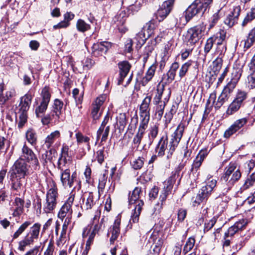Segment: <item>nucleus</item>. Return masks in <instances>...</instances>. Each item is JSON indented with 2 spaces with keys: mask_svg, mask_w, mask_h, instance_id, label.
Instances as JSON below:
<instances>
[{
  "mask_svg": "<svg viewBox=\"0 0 255 255\" xmlns=\"http://www.w3.org/2000/svg\"><path fill=\"white\" fill-rule=\"evenodd\" d=\"M56 153L55 150L53 149H50L49 151H46L45 153L42 155V158L44 160L45 163L48 161H51L55 157V154Z\"/></svg>",
  "mask_w": 255,
  "mask_h": 255,
  "instance_id": "nucleus-49",
  "label": "nucleus"
},
{
  "mask_svg": "<svg viewBox=\"0 0 255 255\" xmlns=\"http://www.w3.org/2000/svg\"><path fill=\"white\" fill-rule=\"evenodd\" d=\"M9 180L11 182V188L16 191H19L23 187V180L25 177L16 175L8 174Z\"/></svg>",
  "mask_w": 255,
  "mask_h": 255,
  "instance_id": "nucleus-22",
  "label": "nucleus"
},
{
  "mask_svg": "<svg viewBox=\"0 0 255 255\" xmlns=\"http://www.w3.org/2000/svg\"><path fill=\"white\" fill-rule=\"evenodd\" d=\"M227 50L226 44H217V47L215 53L218 55V57H222L225 53Z\"/></svg>",
  "mask_w": 255,
  "mask_h": 255,
  "instance_id": "nucleus-61",
  "label": "nucleus"
},
{
  "mask_svg": "<svg viewBox=\"0 0 255 255\" xmlns=\"http://www.w3.org/2000/svg\"><path fill=\"white\" fill-rule=\"evenodd\" d=\"M236 85V84L235 83V82L230 81L224 87V89L222 91V92L230 97L231 94L235 89Z\"/></svg>",
  "mask_w": 255,
  "mask_h": 255,
  "instance_id": "nucleus-53",
  "label": "nucleus"
},
{
  "mask_svg": "<svg viewBox=\"0 0 255 255\" xmlns=\"http://www.w3.org/2000/svg\"><path fill=\"white\" fill-rule=\"evenodd\" d=\"M76 27L79 31L82 32L86 31L90 28V25L87 23L84 20L81 19L77 21Z\"/></svg>",
  "mask_w": 255,
  "mask_h": 255,
  "instance_id": "nucleus-45",
  "label": "nucleus"
},
{
  "mask_svg": "<svg viewBox=\"0 0 255 255\" xmlns=\"http://www.w3.org/2000/svg\"><path fill=\"white\" fill-rule=\"evenodd\" d=\"M158 133V127L157 126L153 125L150 128L148 133L150 140L149 144H151L153 142L154 139L157 137Z\"/></svg>",
  "mask_w": 255,
  "mask_h": 255,
  "instance_id": "nucleus-43",
  "label": "nucleus"
},
{
  "mask_svg": "<svg viewBox=\"0 0 255 255\" xmlns=\"http://www.w3.org/2000/svg\"><path fill=\"white\" fill-rule=\"evenodd\" d=\"M248 98V93L244 91L238 90L234 100L243 106L245 101Z\"/></svg>",
  "mask_w": 255,
  "mask_h": 255,
  "instance_id": "nucleus-42",
  "label": "nucleus"
},
{
  "mask_svg": "<svg viewBox=\"0 0 255 255\" xmlns=\"http://www.w3.org/2000/svg\"><path fill=\"white\" fill-rule=\"evenodd\" d=\"M179 68V64L175 62L173 63L166 73L167 81L169 83L172 82L175 79L177 70Z\"/></svg>",
  "mask_w": 255,
  "mask_h": 255,
  "instance_id": "nucleus-33",
  "label": "nucleus"
},
{
  "mask_svg": "<svg viewBox=\"0 0 255 255\" xmlns=\"http://www.w3.org/2000/svg\"><path fill=\"white\" fill-rule=\"evenodd\" d=\"M71 222V217H66L65 219L64 223L62 226V230L60 235V238H62L64 236H65L66 234V232L68 229V227L69 225Z\"/></svg>",
  "mask_w": 255,
  "mask_h": 255,
  "instance_id": "nucleus-63",
  "label": "nucleus"
},
{
  "mask_svg": "<svg viewBox=\"0 0 255 255\" xmlns=\"http://www.w3.org/2000/svg\"><path fill=\"white\" fill-rule=\"evenodd\" d=\"M169 100V94L166 95L164 102H160L158 103H154L156 105L155 114L157 118L159 119L161 118L164 113V110L166 103Z\"/></svg>",
  "mask_w": 255,
  "mask_h": 255,
  "instance_id": "nucleus-29",
  "label": "nucleus"
},
{
  "mask_svg": "<svg viewBox=\"0 0 255 255\" xmlns=\"http://www.w3.org/2000/svg\"><path fill=\"white\" fill-rule=\"evenodd\" d=\"M68 163L66 156L61 155L58 160V168L61 170H65L67 167L66 165Z\"/></svg>",
  "mask_w": 255,
  "mask_h": 255,
  "instance_id": "nucleus-64",
  "label": "nucleus"
},
{
  "mask_svg": "<svg viewBox=\"0 0 255 255\" xmlns=\"http://www.w3.org/2000/svg\"><path fill=\"white\" fill-rule=\"evenodd\" d=\"M4 84H0V105H4L9 99L11 98L15 94L14 90L11 89L3 93Z\"/></svg>",
  "mask_w": 255,
  "mask_h": 255,
  "instance_id": "nucleus-24",
  "label": "nucleus"
},
{
  "mask_svg": "<svg viewBox=\"0 0 255 255\" xmlns=\"http://www.w3.org/2000/svg\"><path fill=\"white\" fill-rule=\"evenodd\" d=\"M83 204L81 207L85 210L91 209L95 202L94 200V196L92 193H88L85 195L83 199Z\"/></svg>",
  "mask_w": 255,
  "mask_h": 255,
  "instance_id": "nucleus-27",
  "label": "nucleus"
},
{
  "mask_svg": "<svg viewBox=\"0 0 255 255\" xmlns=\"http://www.w3.org/2000/svg\"><path fill=\"white\" fill-rule=\"evenodd\" d=\"M243 65H239L236 63L234 65L233 70L232 73L231 82L237 84L240 79L243 73Z\"/></svg>",
  "mask_w": 255,
  "mask_h": 255,
  "instance_id": "nucleus-30",
  "label": "nucleus"
},
{
  "mask_svg": "<svg viewBox=\"0 0 255 255\" xmlns=\"http://www.w3.org/2000/svg\"><path fill=\"white\" fill-rule=\"evenodd\" d=\"M229 97L227 95L223 93L222 92L218 97L217 101H215L216 95L215 93L210 94L209 99L208 100L207 104L209 105L210 100H212L213 102L214 103V107L216 109H219L227 101H228Z\"/></svg>",
  "mask_w": 255,
  "mask_h": 255,
  "instance_id": "nucleus-17",
  "label": "nucleus"
},
{
  "mask_svg": "<svg viewBox=\"0 0 255 255\" xmlns=\"http://www.w3.org/2000/svg\"><path fill=\"white\" fill-rule=\"evenodd\" d=\"M60 136V133L58 130H55L48 135L45 138V145L49 148L53 144L55 140Z\"/></svg>",
  "mask_w": 255,
  "mask_h": 255,
  "instance_id": "nucleus-32",
  "label": "nucleus"
},
{
  "mask_svg": "<svg viewBox=\"0 0 255 255\" xmlns=\"http://www.w3.org/2000/svg\"><path fill=\"white\" fill-rule=\"evenodd\" d=\"M143 192L141 188L136 187L133 190L132 194L128 197L129 204H134L135 207L132 213L129 224L137 223L139 221V216L141 213L144 202L141 199Z\"/></svg>",
  "mask_w": 255,
  "mask_h": 255,
  "instance_id": "nucleus-3",
  "label": "nucleus"
},
{
  "mask_svg": "<svg viewBox=\"0 0 255 255\" xmlns=\"http://www.w3.org/2000/svg\"><path fill=\"white\" fill-rule=\"evenodd\" d=\"M139 125L147 127L150 118L149 113H139Z\"/></svg>",
  "mask_w": 255,
  "mask_h": 255,
  "instance_id": "nucleus-50",
  "label": "nucleus"
},
{
  "mask_svg": "<svg viewBox=\"0 0 255 255\" xmlns=\"http://www.w3.org/2000/svg\"><path fill=\"white\" fill-rule=\"evenodd\" d=\"M242 107V106L234 100L229 105L226 111V114L228 115H232L237 112Z\"/></svg>",
  "mask_w": 255,
  "mask_h": 255,
  "instance_id": "nucleus-36",
  "label": "nucleus"
},
{
  "mask_svg": "<svg viewBox=\"0 0 255 255\" xmlns=\"http://www.w3.org/2000/svg\"><path fill=\"white\" fill-rule=\"evenodd\" d=\"M29 166L21 159H18L11 167L8 174L25 177L29 174Z\"/></svg>",
  "mask_w": 255,
  "mask_h": 255,
  "instance_id": "nucleus-10",
  "label": "nucleus"
},
{
  "mask_svg": "<svg viewBox=\"0 0 255 255\" xmlns=\"http://www.w3.org/2000/svg\"><path fill=\"white\" fill-rule=\"evenodd\" d=\"M41 100L39 104L36 107L35 112L37 117L42 118L43 114L47 109L48 105L51 98V93L50 88L48 86H45L41 90Z\"/></svg>",
  "mask_w": 255,
  "mask_h": 255,
  "instance_id": "nucleus-7",
  "label": "nucleus"
},
{
  "mask_svg": "<svg viewBox=\"0 0 255 255\" xmlns=\"http://www.w3.org/2000/svg\"><path fill=\"white\" fill-rule=\"evenodd\" d=\"M184 166L183 164H180L176 168L175 173L164 182V187L162 193L159 198L162 203L165 201L167 196L172 193L173 186L176 180L179 178L180 171Z\"/></svg>",
  "mask_w": 255,
  "mask_h": 255,
  "instance_id": "nucleus-6",
  "label": "nucleus"
},
{
  "mask_svg": "<svg viewBox=\"0 0 255 255\" xmlns=\"http://www.w3.org/2000/svg\"><path fill=\"white\" fill-rule=\"evenodd\" d=\"M215 42L216 38H215L214 36L210 37L207 40L204 49V52L205 54H207L210 52Z\"/></svg>",
  "mask_w": 255,
  "mask_h": 255,
  "instance_id": "nucleus-48",
  "label": "nucleus"
},
{
  "mask_svg": "<svg viewBox=\"0 0 255 255\" xmlns=\"http://www.w3.org/2000/svg\"><path fill=\"white\" fill-rule=\"evenodd\" d=\"M254 18H255V6L252 8L251 10L247 13L243 21L242 25H246L248 22L252 21Z\"/></svg>",
  "mask_w": 255,
  "mask_h": 255,
  "instance_id": "nucleus-56",
  "label": "nucleus"
},
{
  "mask_svg": "<svg viewBox=\"0 0 255 255\" xmlns=\"http://www.w3.org/2000/svg\"><path fill=\"white\" fill-rule=\"evenodd\" d=\"M147 127L140 125L139 126L137 132L133 139V142L134 144H136L137 146L140 144Z\"/></svg>",
  "mask_w": 255,
  "mask_h": 255,
  "instance_id": "nucleus-34",
  "label": "nucleus"
},
{
  "mask_svg": "<svg viewBox=\"0 0 255 255\" xmlns=\"http://www.w3.org/2000/svg\"><path fill=\"white\" fill-rule=\"evenodd\" d=\"M216 38V41L217 44H225L223 42L226 37V32L223 30H220V31L217 33L216 36H214Z\"/></svg>",
  "mask_w": 255,
  "mask_h": 255,
  "instance_id": "nucleus-55",
  "label": "nucleus"
},
{
  "mask_svg": "<svg viewBox=\"0 0 255 255\" xmlns=\"http://www.w3.org/2000/svg\"><path fill=\"white\" fill-rule=\"evenodd\" d=\"M205 182L206 185L202 187L201 191L205 196H208L211 194L214 188L216 186L217 180L215 179H212L209 180H205Z\"/></svg>",
  "mask_w": 255,
  "mask_h": 255,
  "instance_id": "nucleus-26",
  "label": "nucleus"
},
{
  "mask_svg": "<svg viewBox=\"0 0 255 255\" xmlns=\"http://www.w3.org/2000/svg\"><path fill=\"white\" fill-rule=\"evenodd\" d=\"M19 159H21L24 161L29 163L35 170H38L39 168L38 160L36 155L25 143L21 148V153Z\"/></svg>",
  "mask_w": 255,
  "mask_h": 255,
  "instance_id": "nucleus-8",
  "label": "nucleus"
},
{
  "mask_svg": "<svg viewBox=\"0 0 255 255\" xmlns=\"http://www.w3.org/2000/svg\"><path fill=\"white\" fill-rule=\"evenodd\" d=\"M119 68L120 73L118 84L120 85L123 84V80L128 73L131 66L128 61H124L119 63Z\"/></svg>",
  "mask_w": 255,
  "mask_h": 255,
  "instance_id": "nucleus-21",
  "label": "nucleus"
},
{
  "mask_svg": "<svg viewBox=\"0 0 255 255\" xmlns=\"http://www.w3.org/2000/svg\"><path fill=\"white\" fill-rule=\"evenodd\" d=\"M184 128V125L181 123L171 135L169 141L166 134L160 137L155 148V153L158 156H163L166 151L167 158L171 157L181 140Z\"/></svg>",
  "mask_w": 255,
  "mask_h": 255,
  "instance_id": "nucleus-1",
  "label": "nucleus"
},
{
  "mask_svg": "<svg viewBox=\"0 0 255 255\" xmlns=\"http://www.w3.org/2000/svg\"><path fill=\"white\" fill-rule=\"evenodd\" d=\"M63 106V102L58 99H56L52 106V110L50 112L52 116L55 117V120H59L61 114V110Z\"/></svg>",
  "mask_w": 255,
  "mask_h": 255,
  "instance_id": "nucleus-25",
  "label": "nucleus"
},
{
  "mask_svg": "<svg viewBox=\"0 0 255 255\" xmlns=\"http://www.w3.org/2000/svg\"><path fill=\"white\" fill-rule=\"evenodd\" d=\"M212 0H204L198 1V0L192 3L185 11V17L186 22L189 21L197 14L202 15L209 8Z\"/></svg>",
  "mask_w": 255,
  "mask_h": 255,
  "instance_id": "nucleus-4",
  "label": "nucleus"
},
{
  "mask_svg": "<svg viewBox=\"0 0 255 255\" xmlns=\"http://www.w3.org/2000/svg\"><path fill=\"white\" fill-rule=\"evenodd\" d=\"M174 0H167L163 2L156 13V17L159 21L163 20L172 9Z\"/></svg>",
  "mask_w": 255,
  "mask_h": 255,
  "instance_id": "nucleus-12",
  "label": "nucleus"
},
{
  "mask_svg": "<svg viewBox=\"0 0 255 255\" xmlns=\"http://www.w3.org/2000/svg\"><path fill=\"white\" fill-rule=\"evenodd\" d=\"M31 222L30 221H26L22 223L19 228L14 232L12 236L13 239L18 238L23 232L31 224Z\"/></svg>",
  "mask_w": 255,
  "mask_h": 255,
  "instance_id": "nucleus-37",
  "label": "nucleus"
},
{
  "mask_svg": "<svg viewBox=\"0 0 255 255\" xmlns=\"http://www.w3.org/2000/svg\"><path fill=\"white\" fill-rule=\"evenodd\" d=\"M33 243V241L30 239L26 236L18 243V250L20 251L23 252L25 250L27 246H30Z\"/></svg>",
  "mask_w": 255,
  "mask_h": 255,
  "instance_id": "nucleus-41",
  "label": "nucleus"
},
{
  "mask_svg": "<svg viewBox=\"0 0 255 255\" xmlns=\"http://www.w3.org/2000/svg\"><path fill=\"white\" fill-rule=\"evenodd\" d=\"M33 95L29 91L20 99V103L30 106Z\"/></svg>",
  "mask_w": 255,
  "mask_h": 255,
  "instance_id": "nucleus-59",
  "label": "nucleus"
},
{
  "mask_svg": "<svg viewBox=\"0 0 255 255\" xmlns=\"http://www.w3.org/2000/svg\"><path fill=\"white\" fill-rule=\"evenodd\" d=\"M29 106L20 103L19 110L17 114L19 116V122L17 126L19 128H21L27 122V112L29 110Z\"/></svg>",
  "mask_w": 255,
  "mask_h": 255,
  "instance_id": "nucleus-18",
  "label": "nucleus"
},
{
  "mask_svg": "<svg viewBox=\"0 0 255 255\" xmlns=\"http://www.w3.org/2000/svg\"><path fill=\"white\" fill-rule=\"evenodd\" d=\"M223 64V59L222 57H217L213 62V70L214 72H219L222 68Z\"/></svg>",
  "mask_w": 255,
  "mask_h": 255,
  "instance_id": "nucleus-57",
  "label": "nucleus"
},
{
  "mask_svg": "<svg viewBox=\"0 0 255 255\" xmlns=\"http://www.w3.org/2000/svg\"><path fill=\"white\" fill-rule=\"evenodd\" d=\"M154 47V44L151 43L149 44L148 42L147 46L145 47L144 53L143 54V61H146L149 54L152 52L153 50Z\"/></svg>",
  "mask_w": 255,
  "mask_h": 255,
  "instance_id": "nucleus-58",
  "label": "nucleus"
},
{
  "mask_svg": "<svg viewBox=\"0 0 255 255\" xmlns=\"http://www.w3.org/2000/svg\"><path fill=\"white\" fill-rule=\"evenodd\" d=\"M110 46V44L106 41L95 43L92 47V54L96 57L102 56L106 53Z\"/></svg>",
  "mask_w": 255,
  "mask_h": 255,
  "instance_id": "nucleus-16",
  "label": "nucleus"
},
{
  "mask_svg": "<svg viewBox=\"0 0 255 255\" xmlns=\"http://www.w3.org/2000/svg\"><path fill=\"white\" fill-rule=\"evenodd\" d=\"M121 219L117 217L115 220L114 224L109 228L108 236L110 237L111 244H114L120 233Z\"/></svg>",
  "mask_w": 255,
  "mask_h": 255,
  "instance_id": "nucleus-15",
  "label": "nucleus"
},
{
  "mask_svg": "<svg viewBox=\"0 0 255 255\" xmlns=\"http://www.w3.org/2000/svg\"><path fill=\"white\" fill-rule=\"evenodd\" d=\"M246 80V84L250 89L255 88V71H250Z\"/></svg>",
  "mask_w": 255,
  "mask_h": 255,
  "instance_id": "nucleus-44",
  "label": "nucleus"
},
{
  "mask_svg": "<svg viewBox=\"0 0 255 255\" xmlns=\"http://www.w3.org/2000/svg\"><path fill=\"white\" fill-rule=\"evenodd\" d=\"M41 225L39 223L34 224L30 228V231L26 234V236L34 241V239H37L39 237Z\"/></svg>",
  "mask_w": 255,
  "mask_h": 255,
  "instance_id": "nucleus-31",
  "label": "nucleus"
},
{
  "mask_svg": "<svg viewBox=\"0 0 255 255\" xmlns=\"http://www.w3.org/2000/svg\"><path fill=\"white\" fill-rule=\"evenodd\" d=\"M195 242V240L194 238L190 237L189 238L188 240L187 241L183 250V253L184 254H186L187 253L190 252L193 247L194 246Z\"/></svg>",
  "mask_w": 255,
  "mask_h": 255,
  "instance_id": "nucleus-46",
  "label": "nucleus"
},
{
  "mask_svg": "<svg viewBox=\"0 0 255 255\" xmlns=\"http://www.w3.org/2000/svg\"><path fill=\"white\" fill-rule=\"evenodd\" d=\"M151 97L147 96L142 101L139 108V113H149V104L151 102Z\"/></svg>",
  "mask_w": 255,
  "mask_h": 255,
  "instance_id": "nucleus-38",
  "label": "nucleus"
},
{
  "mask_svg": "<svg viewBox=\"0 0 255 255\" xmlns=\"http://www.w3.org/2000/svg\"><path fill=\"white\" fill-rule=\"evenodd\" d=\"M170 91L168 89L165 90L163 84H159L157 86L156 93L153 98V103H159L164 102L166 95L169 94V98L170 96Z\"/></svg>",
  "mask_w": 255,
  "mask_h": 255,
  "instance_id": "nucleus-20",
  "label": "nucleus"
},
{
  "mask_svg": "<svg viewBox=\"0 0 255 255\" xmlns=\"http://www.w3.org/2000/svg\"><path fill=\"white\" fill-rule=\"evenodd\" d=\"M241 172L234 164H230L225 169V172L220 180V188L223 193L228 192L235 182L241 177Z\"/></svg>",
  "mask_w": 255,
  "mask_h": 255,
  "instance_id": "nucleus-2",
  "label": "nucleus"
},
{
  "mask_svg": "<svg viewBox=\"0 0 255 255\" xmlns=\"http://www.w3.org/2000/svg\"><path fill=\"white\" fill-rule=\"evenodd\" d=\"M148 37H147V34L141 30L140 32L136 34L135 39L137 41V45L139 47H141L144 44L145 41Z\"/></svg>",
  "mask_w": 255,
  "mask_h": 255,
  "instance_id": "nucleus-40",
  "label": "nucleus"
},
{
  "mask_svg": "<svg viewBox=\"0 0 255 255\" xmlns=\"http://www.w3.org/2000/svg\"><path fill=\"white\" fill-rule=\"evenodd\" d=\"M14 206L13 215L14 216H18L23 212L24 201L20 198L16 197L13 203Z\"/></svg>",
  "mask_w": 255,
  "mask_h": 255,
  "instance_id": "nucleus-28",
  "label": "nucleus"
},
{
  "mask_svg": "<svg viewBox=\"0 0 255 255\" xmlns=\"http://www.w3.org/2000/svg\"><path fill=\"white\" fill-rule=\"evenodd\" d=\"M26 138L28 142L32 145H35L37 142V135L32 129H29L26 132Z\"/></svg>",
  "mask_w": 255,
  "mask_h": 255,
  "instance_id": "nucleus-39",
  "label": "nucleus"
},
{
  "mask_svg": "<svg viewBox=\"0 0 255 255\" xmlns=\"http://www.w3.org/2000/svg\"><path fill=\"white\" fill-rule=\"evenodd\" d=\"M191 61H189L182 65L179 71V77H180V79H182L185 76L189 69V68L191 66Z\"/></svg>",
  "mask_w": 255,
  "mask_h": 255,
  "instance_id": "nucleus-51",
  "label": "nucleus"
},
{
  "mask_svg": "<svg viewBox=\"0 0 255 255\" xmlns=\"http://www.w3.org/2000/svg\"><path fill=\"white\" fill-rule=\"evenodd\" d=\"M155 68L153 66H151L147 71L145 75L142 78L141 81V84L142 86H145L147 83L150 81L152 78L155 73Z\"/></svg>",
  "mask_w": 255,
  "mask_h": 255,
  "instance_id": "nucleus-35",
  "label": "nucleus"
},
{
  "mask_svg": "<svg viewBox=\"0 0 255 255\" xmlns=\"http://www.w3.org/2000/svg\"><path fill=\"white\" fill-rule=\"evenodd\" d=\"M248 122V120L244 118L236 121L224 132V136L229 138L233 134L241 129Z\"/></svg>",
  "mask_w": 255,
  "mask_h": 255,
  "instance_id": "nucleus-14",
  "label": "nucleus"
},
{
  "mask_svg": "<svg viewBox=\"0 0 255 255\" xmlns=\"http://www.w3.org/2000/svg\"><path fill=\"white\" fill-rule=\"evenodd\" d=\"M205 30V27L203 24H199L190 28L186 35L188 44L193 46L197 43L202 37V33Z\"/></svg>",
  "mask_w": 255,
  "mask_h": 255,
  "instance_id": "nucleus-9",
  "label": "nucleus"
},
{
  "mask_svg": "<svg viewBox=\"0 0 255 255\" xmlns=\"http://www.w3.org/2000/svg\"><path fill=\"white\" fill-rule=\"evenodd\" d=\"M241 12V7L240 6L234 7L231 13L228 15L225 20V23L229 27L233 26L237 22L239 16Z\"/></svg>",
  "mask_w": 255,
  "mask_h": 255,
  "instance_id": "nucleus-19",
  "label": "nucleus"
},
{
  "mask_svg": "<svg viewBox=\"0 0 255 255\" xmlns=\"http://www.w3.org/2000/svg\"><path fill=\"white\" fill-rule=\"evenodd\" d=\"M143 158L139 157L136 159H135L132 162H131L132 167L135 170L141 168L143 165Z\"/></svg>",
  "mask_w": 255,
  "mask_h": 255,
  "instance_id": "nucleus-60",
  "label": "nucleus"
},
{
  "mask_svg": "<svg viewBox=\"0 0 255 255\" xmlns=\"http://www.w3.org/2000/svg\"><path fill=\"white\" fill-rule=\"evenodd\" d=\"M74 198V194L71 193L69 197L61 207L58 214V217L61 220H63L64 218L69 216L72 218L73 213L72 206L73 204Z\"/></svg>",
  "mask_w": 255,
  "mask_h": 255,
  "instance_id": "nucleus-11",
  "label": "nucleus"
},
{
  "mask_svg": "<svg viewBox=\"0 0 255 255\" xmlns=\"http://www.w3.org/2000/svg\"><path fill=\"white\" fill-rule=\"evenodd\" d=\"M154 28V24L151 21H149L145 24L142 30L144 31V32L146 31V34H147V37H149L152 34Z\"/></svg>",
  "mask_w": 255,
  "mask_h": 255,
  "instance_id": "nucleus-52",
  "label": "nucleus"
},
{
  "mask_svg": "<svg viewBox=\"0 0 255 255\" xmlns=\"http://www.w3.org/2000/svg\"><path fill=\"white\" fill-rule=\"evenodd\" d=\"M246 223L244 220L239 221L230 227L227 232L225 233V238L233 237L239 230H242L246 226Z\"/></svg>",
  "mask_w": 255,
  "mask_h": 255,
  "instance_id": "nucleus-23",
  "label": "nucleus"
},
{
  "mask_svg": "<svg viewBox=\"0 0 255 255\" xmlns=\"http://www.w3.org/2000/svg\"><path fill=\"white\" fill-rule=\"evenodd\" d=\"M208 196L203 194L201 191V193L198 194L196 197L193 198L192 205L193 206L196 207L200 204Z\"/></svg>",
  "mask_w": 255,
  "mask_h": 255,
  "instance_id": "nucleus-54",
  "label": "nucleus"
},
{
  "mask_svg": "<svg viewBox=\"0 0 255 255\" xmlns=\"http://www.w3.org/2000/svg\"><path fill=\"white\" fill-rule=\"evenodd\" d=\"M55 250L54 241L50 240L49 242L46 249L43 253V255H53Z\"/></svg>",
  "mask_w": 255,
  "mask_h": 255,
  "instance_id": "nucleus-62",
  "label": "nucleus"
},
{
  "mask_svg": "<svg viewBox=\"0 0 255 255\" xmlns=\"http://www.w3.org/2000/svg\"><path fill=\"white\" fill-rule=\"evenodd\" d=\"M48 186L49 189L46 194V202L43 207V210L46 213H50L55 208L58 195L57 188L54 181L49 182Z\"/></svg>",
  "mask_w": 255,
  "mask_h": 255,
  "instance_id": "nucleus-5",
  "label": "nucleus"
},
{
  "mask_svg": "<svg viewBox=\"0 0 255 255\" xmlns=\"http://www.w3.org/2000/svg\"><path fill=\"white\" fill-rule=\"evenodd\" d=\"M60 179L62 185L65 188H71L76 181V173L73 172L72 175L69 168L61 170Z\"/></svg>",
  "mask_w": 255,
  "mask_h": 255,
  "instance_id": "nucleus-13",
  "label": "nucleus"
},
{
  "mask_svg": "<svg viewBox=\"0 0 255 255\" xmlns=\"http://www.w3.org/2000/svg\"><path fill=\"white\" fill-rule=\"evenodd\" d=\"M255 182V172L248 177L243 184L242 189L246 190L252 186Z\"/></svg>",
  "mask_w": 255,
  "mask_h": 255,
  "instance_id": "nucleus-47",
  "label": "nucleus"
}]
</instances>
